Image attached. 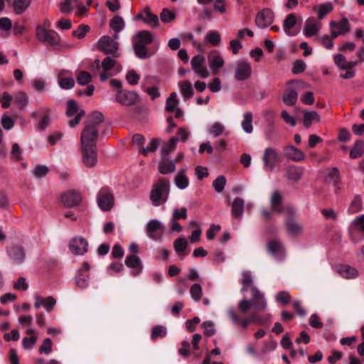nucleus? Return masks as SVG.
<instances>
[{"label": "nucleus", "instance_id": "obj_10", "mask_svg": "<svg viewBox=\"0 0 364 364\" xmlns=\"http://www.w3.org/2000/svg\"><path fill=\"white\" fill-rule=\"evenodd\" d=\"M36 36L38 40L51 46H57L60 42V37L55 31L47 29L43 26H37Z\"/></svg>", "mask_w": 364, "mask_h": 364}, {"label": "nucleus", "instance_id": "obj_20", "mask_svg": "<svg viewBox=\"0 0 364 364\" xmlns=\"http://www.w3.org/2000/svg\"><path fill=\"white\" fill-rule=\"evenodd\" d=\"M69 248L73 254L82 255L87 252L88 242L82 237H75L70 241Z\"/></svg>", "mask_w": 364, "mask_h": 364}, {"label": "nucleus", "instance_id": "obj_33", "mask_svg": "<svg viewBox=\"0 0 364 364\" xmlns=\"http://www.w3.org/2000/svg\"><path fill=\"white\" fill-rule=\"evenodd\" d=\"M176 170V164L173 161H170L166 158H161L159 164V171L161 174H168L174 172Z\"/></svg>", "mask_w": 364, "mask_h": 364}, {"label": "nucleus", "instance_id": "obj_36", "mask_svg": "<svg viewBox=\"0 0 364 364\" xmlns=\"http://www.w3.org/2000/svg\"><path fill=\"white\" fill-rule=\"evenodd\" d=\"M124 263L129 268L138 269V272L135 274L136 275L139 274L143 269L140 258L134 255L127 256Z\"/></svg>", "mask_w": 364, "mask_h": 364}, {"label": "nucleus", "instance_id": "obj_28", "mask_svg": "<svg viewBox=\"0 0 364 364\" xmlns=\"http://www.w3.org/2000/svg\"><path fill=\"white\" fill-rule=\"evenodd\" d=\"M9 255L14 263L19 264L24 261L25 251L21 246H14L9 250Z\"/></svg>", "mask_w": 364, "mask_h": 364}, {"label": "nucleus", "instance_id": "obj_49", "mask_svg": "<svg viewBox=\"0 0 364 364\" xmlns=\"http://www.w3.org/2000/svg\"><path fill=\"white\" fill-rule=\"evenodd\" d=\"M225 132V127L224 124L220 122H214L208 128V132L212 134L214 137L222 135Z\"/></svg>", "mask_w": 364, "mask_h": 364}, {"label": "nucleus", "instance_id": "obj_4", "mask_svg": "<svg viewBox=\"0 0 364 364\" xmlns=\"http://www.w3.org/2000/svg\"><path fill=\"white\" fill-rule=\"evenodd\" d=\"M228 315L234 325L242 329L247 328V327L252 323H255L258 325H263L266 321L260 318L256 311H254L250 317L245 318L243 319L239 318L233 309H229L228 310Z\"/></svg>", "mask_w": 364, "mask_h": 364}, {"label": "nucleus", "instance_id": "obj_17", "mask_svg": "<svg viewBox=\"0 0 364 364\" xmlns=\"http://www.w3.org/2000/svg\"><path fill=\"white\" fill-rule=\"evenodd\" d=\"M82 161L85 166L93 167L97 161L96 146H81Z\"/></svg>", "mask_w": 364, "mask_h": 364}, {"label": "nucleus", "instance_id": "obj_55", "mask_svg": "<svg viewBox=\"0 0 364 364\" xmlns=\"http://www.w3.org/2000/svg\"><path fill=\"white\" fill-rule=\"evenodd\" d=\"M313 121H319V116L316 112H305L304 116V125L309 128Z\"/></svg>", "mask_w": 364, "mask_h": 364}, {"label": "nucleus", "instance_id": "obj_44", "mask_svg": "<svg viewBox=\"0 0 364 364\" xmlns=\"http://www.w3.org/2000/svg\"><path fill=\"white\" fill-rule=\"evenodd\" d=\"M205 40L211 46H217L221 41L220 34L216 31H209L205 34Z\"/></svg>", "mask_w": 364, "mask_h": 364}, {"label": "nucleus", "instance_id": "obj_26", "mask_svg": "<svg viewBox=\"0 0 364 364\" xmlns=\"http://www.w3.org/2000/svg\"><path fill=\"white\" fill-rule=\"evenodd\" d=\"M285 156L293 161H301L304 159V154L298 148L294 146H287L284 148Z\"/></svg>", "mask_w": 364, "mask_h": 364}, {"label": "nucleus", "instance_id": "obj_42", "mask_svg": "<svg viewBox=\"0 0 364 364\" xmlns=\"http://www.w3.org/2000/svg\"><path fill=\"white\" fill-rule=\"evenodd\" d=\"M286 228L287 232L291 235H296L302 230V226L293 220L286 221Z\"/></svg>", "mask_w": 364, "mask_h": 364}, {"label": "nucleus", "instance_id": "obj_41", "mask_svg": "<svg viewBox=\"0 0 364 364\" xmlns=\"http://www.w3.org/2000/svg\"><path fill=\"white\" fill-rule=\"evenodd\" d=\"M149 79V77H146L144 78L141 87H142L144 92H146V94H148L152 100H154L156 98L159 97L161 94L159 91V89L155 86L145 87V84L148 83Z\"/></svg>", "mask_w": 364, "mask_h": 364}, {"label": "nucleus", "instance_id": "obj_29", "mask_svg": "<svg viewBox=\"0 0 364 364\" xmlns=\"http://www.w3.org/2000/svg\"><path fill=\"white\" fill-rule=\"evenodd\" d=\"M179 141V138L173 136L170 139L168 142H163L161 148V157L166 158L171 153H172L176 148L177 142Z\"/></svg>", "mask_w": 364, "mask_h": 364}, {"label": "nucleus", "instance_id": "obj_24", "mask_svg": "<svg viewBox=\"0 0 364 364\" xmlns=\"http://www.w3.org/2000/svg\"><path fill=\"white\" fill-rule=\"evenodd\" d=\"M136 19H141L144 23L153 28L159 26L158 16L152 14L148 6L145 7L141 13L136 16Z\"/></svg>", "mask_w": 364, "mask_h": 364}, {"label": "nucleus", "instance_id": "obj_1", "mask_svg": "<svg viewBox=\"0 0 364 364\" xmlns=\"http://www.w3.org/2000/svg\"><path fill=\"white\" fill-rule=\"evenodd\" d=\"M104 116L98 111L93 112L87 119L81 133V146H96L98 137V127L102 123Z\"/></svg>", "mask_w": 364, "mask_h": 364}, {"label": "nucleus", "instance_id": "obj_56", "mask_svg": "<svg viewBox=\"0 0 364 364\" xmlns=\"http://www.w3.org/2000/svg\"><path fill=\"white\" fill-rule=\"evenodd\" d=\"M161 21L164 23H170L175 20L176 14L168 9H164L160 14Z\"/></svg>", "mask_w": 364, "mask_h": 364}, {"label": "nucleus", "instance_id": "obj_62", "mask_svg": "<svg viewBox=\"0 0 364 364\" xmlns=\"http://www.w3.org/2000/svg\"><path fill=\"white\" fill-rule=\"evenodd\" d=\"M92 80L91 75L86 71H80L79 72L77 76V82L80 85H85L90 82Z\"/></svg>", "mask_w": 364, "mask_h": 364}, {"label": "nucleus", "instance_id": "obj_8", "mask_svg": "<svg viewBox=\"0 0 364 364\" xmlns=\"http://www.w3.org/2000/svg\"><path fill=\"white\" fill-rule=\"evenodd\" d=\"M97 202L102 210H111L114 205V198L111 190L107 187L101 188L97 195Z\"/></svg>", "mask_w": 364, "mask_h": 364}, {"label": "nucleus", "instance_id": "obj_18", "mask_svg": "<svg viewBox=\"0 0 364 364\" xmlns=\"http://www.w3.org/2000/svg\"><path fill=\"white\" fill-rule=\"evenodd\" d=\"M90 265L88 262H84L82 267L77 270L75 277V283L81 289H85L89 285V270Z\"/></svg>", "mask_w": 364, "mask_h": 364}, {"label": "nucleus", "instance_id": "obj_35", "mask_svg": "<svg viewBox=\"0 0 364 364\" xmlns=\"http://www.w3.org/2000/svg\"><path fill=\"white\" fill-rule=\"evenodd\" d=\"M337 272L343 278L353 279L358 275L356 269L348 265H341L337 267Z\"/></svg>", "mask_w": 364, "mask_h": 364}, {"label": "nucleus", "instance_id": "obj_60", "mask_svg": "<svg viewBox=\"0 0 364 364\" xmlns=\"http://www.w3.org/2000/svg\"><path fill=\"white\" fill-rule=\"evenodd\" d=\"M226 185V178L223 176H218L213 182V187L217 193H221Z\"/></svg>", "mask_w": 364, "mask_h": 364}, {"label": "nucleus", "instance_id": "obj_3", "mask_svg": "<svg viewBox=\"0 0 364 364\" xmlns=\"http://www.w3.org/2000/svg\"><path fill=\"white\" fill-rule=\"evenodd\" d=\"M170 186L168 181L165 178H159L153 185L150 193V200L154 206H159L165 203L168 198Z\"/></svg>", "mask_w": 364, "mask_h": 364}, {"label": "nucleus", "instance_id": "obj_12", "mask_svg": "<svg viewBox=\"0 0 364 364\" xmlns=\"http://www.w3.org/2000/svg\"><path fill=\"white\" fill-rule=\"evenodd\" d=\"M139 98V96L137 92L122 89L117 91L115 96L116 101L124 106L135 105L138 102Z\"/></svg>", "mask_w": 364, "mask_h": 364}, {"label": "nucleus", "instance_id": "obj_46", "mask_svg": "<svg viewBox=\"0 0 364 364\" xmlns=\"http://www.w3.org/2000/svg\"><path fill=\"white\" fill-rule=\"evenodd\" d=\"M28 102V95L24 92H19L15 95L14 103L19 109H24Z\"/></svg>", "mask_w": 364, "mask_h": 364}, {"label": "nucleus", "instance_id": "obj_27", "mask_svg": "<svg viewBox=\"0 0 364 364\" xmlns=\"http://www.w3.org/2000/svg\"><path fill=\"white\" fill-rule=\"evenodd\" d=\"M56 304V301L52 296H48L46 298H41L38 296H35L34 306L36 309H38L41 306H43L44 309L50 311Z\"/></svg>", "mask_w": 364, "mask_h": 364}, {"label": "nucleus", "instance_id": "obj_47", "mask_svg": "<svg viewBox=\"0 0 364 364\" xmlns=\"http://www.w3.org/2000/svg\"><path fill=\"white\" fill-rule=\"evenodd\" d=\"M181 92L183 97L191 98L193 95V89L189 81H183L179 83Z\"/></svg>", "mask_w": 364, "mask_h": 364}, {"label": "nucleus", "instance_id": "obj_13", "mask_svg": "<svg viewBox=\"0 0 364 364\" xmlns=\"http://www.w3.org/2000/svg\"><path fill=\"white\" fill-rule=\"evenodd\" d=\"M331 38H336L338 36H343L348 33L350 26L347 18L343 17L340 21H331L329 23Z\"/></svg>", "mask_w": 364, "mask_h": 364}, {"label": "nucleus", "instance_id": "obj_59", "mask_svg": "<svg viewBox=\"0 0 364 364\" xmlns=\"http://www.w3.org/2000/svg\"><path fill=\"white\" fill-rule=\"evenodd\" d=\"M77 6V0H67L63 1L60 6L63 13L69 14Z\"/></svg>", "mask_w": 364, "mask_h": 364}, {"label": "nucleus", "instance_id": "obj_2", "mask_svg": "<svg viewBox=\"0 0 364 364\" xmlns=\"http://www.w3.org/2000/svg\"><path fill=\"white\" fill-rule=\"evenodd\" d=\"M267 306V304L264 294L257 287L252 288L251 300L244 299L238 302V309L243 314L247 313L251 308L255 309L254 311L258 313L264 311Z\"/></svg>", "mask_w": 364, "mask_h": 364}, {"label": "nucleus", "instance_id": "obj_30", "mask_svg": "<svg viewBox=\"0 0 364 364\" xmlns=\"http://www.w3.org/2000/svg\"><path fill=\"white\" fill-rule=\"evenodd\" d=\"M212 54H215V55L212 57L210 55L208 56L209 65L210 68L213 70V73L216 74L218 73L220 68L224 65L225 61L222 56L219 55L216 51L212 53Z\"/></svg>", "mask_w": 364, "mask_h": 364}, {"label": "nucleus", "instance_id": "obj_40", "mask_svg": "<svg viewBox=\"0 0 364 364\" xmlns=\"http://www.w3.org/2000/svg\"><path fill=\"white\" fill-rule=\"evenodd\" d=\"M364 152V142L362 140H357L350 150V157L357 159L360 157Z\"/></svg>", "mask_w": 364, "mask_h": 364}, {"label": "nucleus", "instance_id": "obj_22", "mask_svg": "<svg viewBox=\"0 0 364 364\" xmlns=\"http://www.w3.org/2000/svg\"><path fill=\"white\" fill-rule=\"evenodd\" d=\"M322 28V24L314 18H309L306 19L304 28L303 33L306 37H312L316 36Z\"/></svg>", "mask_w": 364, "mask_h": 364}, {"label": "nucleus", "instance_id": "obj_14", "mask_svg": "<svg viewBox=\"0 0 364 364\" xmlns=\"http://www.w3.org/2000/svg\"><path fill=\"white\" fill-rule=\"evenodd\" d=\"M252 74L251 64L246 60L237 62L235 68V79L237 81H243L249 79Z\"/></svg>", "mask_w": 364, "mask_h": 364}, {"label": "nucleus", "instance_id": "obj_57", "mask_svg": "<svg viewBox=\"0 0 364 364\" xmlns=\"http://www.w3.org/2000/svg\"><path fill=\"white\" fill-rule=\"evenodd\" d=\"M178 105V100L176 99V93L172 92L170 96L166 99V110L168 112H173Z\"/></svg>", "mask_w": 364, "mask_h": 364}, {"label": "nucleus", "instance_id": "obj_21", "mask_svg": "<svg viewBox=\"0 0 364 364\" xmlns=\"http://www.w3.org/2000/svg\"><path fill=\"white\" fill-rule=\"evenodd\" d=\"M268 252L278 261L284 259L286 250L281 242L272 240L267 243Z\"/></svg>", "mask_w": 364, "mask_h": 364}, {"label": "nucleus", "instance_id": "obj_58", "mask_svg": "<svg viewBox=\"0 0 364 364\" xmlns=\"http://www.w3.org/2000/svg\"><path fill=\"white\" fill-rule=\"evenodd\" d=\"M188 246V241L185 237H179L174 241L173 247L178 254L183 253Z\"/></svg>", "mask_w": 364, "mask_h": 364}, {"label": "nucleus", "instance_id": "obj_31", "mask_svg": "<svg viewBox=\"0 0 364 364\" xmlns=\"http://www.w3.org/2000/svg\"><path fill=\"white\" fill-rule=\"evenodd\" d=\"M175 185L181 190L186 188L189 185V180L186 176V169L183 168L178 171L175 178Z\"/></svg>", "mask_w": 364, "mask_h": 364}, {"label": "nucleus", "instance_id": "obj_63", "mask_svg": "<svg viewBox=\"0 0 364 364\" xmlns=\"http://www.w3.org/2000/svg\"><path fill=\"white\" fill-rule=\"evenodd\" d=\"M53 342L50 338H46L43 340L41 346L38 349L39 353L50 354L52 352Z\"/></svg>", "mask_w": 364, "mask_h": 364}, {"label": "nucleus", "instance_id": "obj_53", "mask_svg": "<svg viewBox=\"0 0 364 364\" xmlns=\"http://www.w3.org/2000/svg\"><path fill=\"white\" fill-rule=\"evenodd\" d=\"M327 179L329 181L330 183L333 184V186L338 188L337 186L341 181L338 169L336 168H333L329 170L327 174Z\"/></svg>", "mask_w": 364, "mask_h": 364}, {"label": "nucleus", "instance_id": "obj_7", "mask_svg": "<svg viewBox=\"0 0 364 364\" xmlns=\"http://www.w3.org/2000/svg\"><path fill=\"white\" fill-rule=\"evenodd\" d=\"M349 235L353 243L364 239V214L356 217L350 224Z\"/></svg>", "mask_w": 364, "mask_h": 364}, {"label": "nucleus", "instance_id": "obj_39", "mask_svg": "<svg viewBox=\"0 0 364 364\" xmlns=\"http://www.w3.org/2000/svg\"><path fill=\"white\" fill-rule=\"evenodd\" d=\"M252 277L251 275L250 272L249 271H244L242 273V279H241V283L242 284V287L241 288V292L244 293L249 289L252 291V288L255 287L252 284Z\"/></svg>", "mask_w": 364, "mask_h": 364}, {"label": "nucleus", "instance_id": "obj_23", "mask_svg": "<svg viewBox=\"0 0 364 364\" xmlns=\"http://www.w3.org/2000/svg\"><path fill=\"white\" fill-rule=\"evenodd\" d=\"M298 98V94L296 88L295 87V82H289L287 83V89L283 96L284 102L288 106L294 105Z\"/></svg>", "mask_w": 364, "mask_h": 364}, {"label": "nucleus", "instance_id": "obj_43", "mask_svg": "<svg viewBox=\"0 0 364 364\" xmlns=\"http://www.w3.org/2000/svg\"><path fill=\"white\" fill-rule=\"evenodd\" d=\"M242 127L244 132L247 134H250L252 132V114L251 112H246L243 114Z\"/></svg>", "mask_w": 364, "mask_h": 364}, {"label": "nucleus", "instance_id": "obj_45", "mask_svg": "<svg viewBox=\"0 0 364 364\" xmlns=\"http://www.w3.org/2000/svg\"><path fill=\"white\" fill-rule=\"evenodd\" d=\"M333 7L331 2H326L318 6L317 16L319 20L323 19L326 15L333 10Z\"/></svg>", "mask_w": 364, "mask_h": 364}, {"label": "nucleus", "instance_id": "obj_32", "mask_svg": "<svg viewBox=\"0 0 364 364\" xmlns=\"http://www.w3.org/2000/svg\"><path fill=\"white\" fill-rule=\"evenodd\" d=\"M296 24V17L294 14H288L283 22V29L285 33L289 36H294L295 33L291 31Z\"/></svg>", "mask_w": 364, "mask_h": 364}, {"label": "nucleus", "instance_id": "obj_6", "mask_svg": "<svg viewBox=\"0 0 364 364\" xmlns=\"http://www.w3.org/2000/svg\"><path fill=\"white\" fill-rule=\"evenodd\" d=\"M165 226L157 219L149 220L146 225L147 237L156 242H161L164 237Z\"/></svg>", "mask_w": 364, "mask_h": 364}, {"label": "nucleus", "instance_id": "obj_61", "mask_svg": "<svg viewBox=\"0 0 364 364\" xmlns=\"http://www.w3.org/2000/svg\"><path fill=\"white\" fill-rule=\"evenodd\" d=\"M58 85L63 90H70L74 87L75 80L73 77H59Z\"/></svg>", "mask_w": 364, "mask_h": 364}, {"label": "nucleus", "instance_id": "obj_5", "mask_svg": "<svg viewBox=\"0 0 364 364\" xmlns=\"http://www.w3.org/2000/svg\"><path fill=\"white\" fill-rule=\"evenodd\" d=\"M97 48L106 55H112L114 58H119V43L109 36H102L96 44Z\"/></svg>", "mask_w": 364, "mask_h": 364}, {"label": "nucleus", "instance_id": "obj_34", "mask_svg": "<svg viewBox=\"0 0 364 364\" xmlns=\"http://www.w3.org/2000/svg\"><path fill=\"white\" fill-rule=\"evenodd\" d=\"M304 174V168L296 166H289L287 169L286 177L291 181H299Z\"/></svg>", "mask_w": 364, "mask_h": 364}, {"label": "nucleus", "instance_id": "obj_15", "mask_svg": "<svg viewBox=\"0 0 364 364\" xmlns=\"http://www.w3.org/2000/svg\"><path fill=\"white\" fill-rule=\"evenodd\" d=\"M205 57L202 55H196L192 58L191 65L193 72L203 78H208L210 76V72L205 66Z\"/></svg>", "mask_w": 364, "mask_h": 364}, {"label": "nucleus", "instance_id": "obj_52", "mask_svg": "<svg viewBox=\"0 0 364 364\" xmlns=\"http://www.w3.org/2000/svg\"><path fill=\"white\" fill-rule=\"evenodd\" d=\"M109 26L116 33H119L124 28V21L122 17L119 16H114L109 22Z\"/></svg>", "mask_w": 364, "mask_h": 364}, {"label": "nucleus", "instance_id": "obj_38", "mask_svg": "<svg viewBox=\"0 0 364 364\" xmlns=\"http://www.w3.org/2000/svg\"><path fill=\"white\" fill-rule=\"evenodd\" d=\"M245 206V201L241 198H236L232 203V214L233 216L240 218L242 216Z\"/></svg>", "mask_w": 364, "mask_h": 364}, {"label": "nucleus", "instance_id": "obj_54", "mask_svg": "<svg viewBox=\"0 0 364 364\" xmlns=\"http://www.w3.org/2000/svg\"><path fill=\"white\" fill-rule=\"evenodd\" d=\"M190 294L195 301H199L203 295L202 287L199 284H193L190 288Z\"/></svg>", "mask_w": 364, "mask_h": 364}, {"label": "nucleus", "instance_id": "obj_16", "mask_svg": "<svg viewBox=\"0 0 364 364\" xmlns=\"http://www.w3.org/2000/svg\"><path fill=\"white\" fill-rule=\"evenodd\" d=\"M101 66L103 69V72L100 74V80L102 81H106L109 77L112 75V74L108 73V71L111 69H115L116 72L114 74L122 70V66L119 64H118L114 59L110 57H106L105 58H104V60L102 62Z\"/></svg>", "mask_w": 364, "mask_h": 364}, {"label": "nucleus", "instance_id": "obj_9", "mask_svg": "<svg viewBox=\"0 0 364 364\" xmlns=\"http://www.w3.org/2000/svg\"><path fill=\"white\" fill-rule=\"evenodd\" d=\"M85 114L83 109H80L74 100H70L67 102L66 116L73 119L68 121L70 127H74L80 122L81 117Z\"/></svg>", "mask_w": 364, "mask_h": 364}, {"label": "nucleus", "instance_id": "obj_11", "mask_svg": "<svg viewBox=\"0 0 364 364\" xmlns=\"http://www.w3.org/2000/svg\"><path fill=\"white\" fill-rule=\"evenodd\" d=\"M262 161L264 163V169L267 171H272L279 161V154L276 149L272 147H267L264 151Z\"/></svg>", "mask_w": 364, "mask_h": 364}, {"label": "nucleus", "instance_id": "obj_50", "mask_svg": "<svg viewBox=\"0 0 364 364\" xmlns=\"http://www.w3.org/2000/svg\"><path fill=\"white\" fill-rule=\"evenodd\" d=\"M363 209L362 199L360 196H355L350 202L348 207V212L350 213H356Z\"/></svg>", "mask_w": 364, "mask_h": 364}, {"label": "nucleus", "instance_id": "obj_51", "mask_svg": "<svg viewBox=\"0 0 364 364\" xmlns=\"http://www.w3.org/2000/svg\"><path fill=\"white\" fill-rule=\"evenodd\" d=\"M133 47L135 54L138 58L143 59L149 57L146 46L143 43L134 42Z\"/></svg>", "mask_w": 364, "mask_h": 364}, {"label": "nucleus", "instance_id": "obj_64", "mask_svg": "<svg viewBox=\"0 0 364 364\" xmlns=\"http://www.w3.org/2000/svg\"><path fill=\"white\" fill-rule=\"evenodd\" d=\"M159 146V141L156 139H153L146 146L140 149L139 152L143 155H146L149 152L155 151Z\"/></svg>", "mask_w": 364, "mask_h": 364}, {"label": "nucleus", "instance_id": "obj_48", "mask_svg": "<svg viewBox=\"0 0 364 364\" xmlns=\"http://www.w3.org/2000/svg\"><path fill=\"white\" fill-rule=\"evenodd\" d=\"M282 200V196L279 191H274L270 199L272 212H281L282 210L279 208V205Z\"/></svg>", "mask_w": 364, "mask_h": 364}, {"label": "nucleus", "instance_id": "obj_25", "mask_svg": "<svg viewBox=\"0 0 364 364\" xmlns=\"http://www.w3.org/2000/svg\"><path fill=\"white\" fill-rule=\"evenodd\" d=\"M61 200L65 205L73 207L77 205L81 200L80 194L75 191H69L61 196Z\"/></svg>", "mask_w": 364, "mask_h": 364}, {"label": "nucleus", "instance_id": "obj_19", "mask_svg": "<svg viewBox=\"0 0 364 364\" xmlns=\"http://www.w3.org/2000/svg\"><path fill=\"white\" fill-rule=\"evenodd\" d=\"M274 21V13L269 9H264L255 17V24L259 28L269 26Z\"/></svg>", "mask_w": 364, "mask_h": 364}, {"label": "nucleus", "instance_id": "obj_37", "mask_svg": "<svg viewBox=\"0 0 364 364\" xmlns=\"http://www.w3.org/2000/svg\"><path fill=\"white\" fill-rule=\"evenodd\" d=\"M31 0H13L10 5L17 15L22 14L28 8Z\"/></svg>", "mask_w": 364, "mask_h": 364}]
</instances>
